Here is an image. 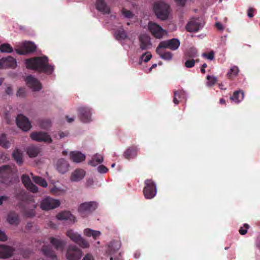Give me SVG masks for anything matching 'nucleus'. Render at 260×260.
<instances>
[{"mask_svg": "<svg viewBox=\"0 0 260 260\" xmlns=\"http://www.w3.org/2000/svg\"><path fill=\"white\" fill-rule=\"evenodd\" d=\"M27 69L43 73L48 75L51 74L54 71L53 66L48 62V58L46 56H37L27 59L25 60Z\"/></svg>", "mask_w": 260, "mask_h": 260, "instance_id": "1", "label": "nucleus"}, {"mask_svg": "<svg viewBox=\"0 0 260 260\" xmlns=\"http://www.w3.org/2000/svg\"><path fill=\"white\" fill-rule=\"evenodd\" d=\"M13 171L10 165L0 167V182L6 185H10L13 182Z\"/></svg>", "mask_w": 260, "mask_h": 260, "instance_id": "2", "label": "nucleus"}, {"mask_svg": "<svg viewBox=\"0 0 260 260\" xmlns=\"http://www.w3.org/2000/svg\"><path fill=\"white\" fill-rule=\"evenodd\" d=\"M98 207V203L95 201L86 202L81 204L78 209L80 215L85 217L94 212Z\"/></svg>", "mask_w": 260, "mask_h": 260, "instance_id": "3", "label": "nucleus"}, {"mask_svg": "<svg viewBox=\"0 0 260 260\" xmlns=\"http://www.w3.org/2000/svg\"><path fill=\"white\" fill-rule=\"evenodd\" d=\"M169 9V6L162 2H156L153 6V10L157 17L163 20L168 17Z\"/></svg>", "mask_w": 260, "mask_h": 260, "instance_id": "4", "label": "nucleus"}, {"mask_svg": "<svg viewBox=\"0 0 260 260\" xmlns=\"http://www.w3.org/2000/svg\"><path fill=\"white\" fill-rule=\"evenodd\" d=\"M67 235L73 241L79 245L83 248H87L89 246L88 242L84 239H83L80 234L74 232L72 230H70L67 231Z\"/></svg>", "mask_w": 260, "mask_h": 260, "instance_id": "5", "label": "nucleus"}, {"mask_svg": "<svg viewBox=\"0 0 260 260\" xmlns=\"http://www.w3.org/2000/svg\"><path fill=\"white\" fill-rule=\"evenodd\" d=\"M82 255V250L77 246L70 245L68 247L66 254L68 260H79Z\"/></svg>", "mask_w": 260, "mask_h": 260, "instance_id": "6", "label": "nucleus"}, {"mask_svg": "<svg viewBox=\"0 0 260 260\" xmlns=\"http://www.w3.org/2000/svg\"><path fill=\"white\" fill-rule=\"evenodd\" d=\"M145 184L143 193L145 198L152 199L156 193V188L154 182L151 179H147L145 181Z\"/></svg>", "mask_w": 260, "mask_h": 260, "instance_id": "7", "label": "nucleus"}, {"mask_svg": "<svg viewBox=\"0 0 260 260\" xmlns=\"http://www.w3.org/2000/svg\"><path fill=\"white\" fill-rule=\"evenodd\" d=\"M60 204L59 200L47 197L42 200L40 207L43 210L48 211L59 207Z\"/></svg>", "mask_w": 260, "mask_h": 260, "instance_id": "8", "label": "nucleus"}, {"mask_svg": "<svg viewBox=\"0 0 260 260\" xmlns=\"http://www.w3.org/2000/svg\"><path fill=\"white\" fill-rule=\"evenodd\" d=\"M148 29L152 35L157 39H161L166 32L160 26L152 22L148 23Z\"/></svg>", "mask_w": 260, "mask_h": 260, "instance_id": "9", "label": "nucleus"}, {"mask_svg": "<svg viewBox=\"0 0 260 260\" xmlns=\"http://www.w3.org/2000/svg\"><path fill=\"white\" fill-rule=\"evenodd\" d=\"M179 40L177 39L174 38L160 42L157 47L162 49L168 48L172 50H176L179 48Z\"/></svg>", "mask_w": 260, "mask_h": 260, "instance_id": "10", "label": "nucleus"}, {"mask_svg": "<svg viewBox=\"0 0 260 260\" xmlns=\"http://www.w3.org/2000/svg\"><path fill=\"white\" fill-rule=\"evenodd\" d=\"M16 121L17 126L23 131H28L31 127V123L27 117L22 114H19Z\"/></svg>", "mask_w": 260, "mask_h": 260, "instance_id": "11", "label": "nucleus"}, {"mask_svg": "<svg viewBox=\"0 0 260 260\" xmlns=\"http://www.w3.org/2000/svg\"><path fill=\"white\" fill-rule=\"evenodd\" d=\"M30 138L35 141L38 142H44L51 143L52 139L48 133L42 132H33L30 134Z\"/></svg>", "mask_w": 260, "mask_h": 260, "instance_id": "12", "label": "nucleus"}, {"mask_svg": "<svg viewBox=\"0 0 260 260\" xmlns=\"http://www.w3.org/2000/svg\"><path fill=\"white\" fill-rule=\"evenodd\" d=\"M79 116L81 120L85 123L92 121L91 111L90 108L86 107H82L78 109Z\"/></svg>", "mask_w": 260, "mask_h": 260, "instance_id": "13", "label": "nucleus"}, {"mask_svg": "<svg viewBox=\"0 0 260 260\" xmlns=\"http://www.w3.org/2000/svg\"><path fill=\"white\" fill-rule=\"evenodd\" d=\"M16 66V59L11 56L0 59V69L7 68L14 69Z\"/></svg>", "mask_w": 260, "mask_h": 260, "instance_id": "14", "label": "nucleus"}, {"mask_svg": "<svg viewBox=\"0 0 260 260\" xmlns=\"http://www.w3.org/2000/svg\"><path fill=\"white\" fill-rule=\"evenodd\" d=\"M36 45L30 42H26L24 43L22 48L16 49V52L20 55H25L27 53H31L36 50Z\"/></svg>", "mask_w": 260, "mask_h": 260, "instance_id": "15", "label": "nucleus"}, {"mask_svg": "<svg viewBox=\"0 0 260 260\" xmlns=\"http://www.w3.org/2000/svg\"><path fill=\"white\" fill-rule=\"evenodd\" d=\"M201 27V21L199 18H192L186 24V29L189 32H197Z\"/></svg>", "mask_w": 260, "mask_h": 260, "instance_id": "16", "label": "nucleus"}, {"mask_svg": "<svg viewBox=\"0 0 260 260\" xmlns=\"http://www.w3.org/2000/svg\"><path fill=\"white\" fill-rule=\"evenodd\" d=\"M26 82L28 87L34 91H39L42 89L40 81L31 76H28L26 78Z\"/></svg>", "mask_w": 260, "mask_h": 260, "instance_id": "17", "label": "nucleus"}, {"mask_svg": "<svg viewBox=\"0 0 260 260\" xmlns=\"http://www.w3.org/2000/svg\"><path fill=\"white\" fill-rule=\"evenodd\" d=\"M14 249L7 245H0V258L7 259L13 255Z\"/></svg>", "mask_w": 260, "mask_h": 260, "instance_id": "18", "label": "nucleus"}, {"mask_svg": "<svg viewBox=\"0 0 260 260\" xmlns=\"http://www.w3.org/2000/svg\"><path fill=\"white\" fill-rule=\"evenodd\" d=\"M69 164L63 158L59 159L56 164V170L61 174H64L69 170Z\"/></svg>", "mask_w": 260, "mask_h": 260, "instance_id": "19", "label": "nucleus"}, {"mask_svg": "<svg viewBox=\"0 0 260 260\" xmlns=\"http://www.w3.org/2000/svg\"><path fill=\"white\" fill-rule=\"evenodd\" d=\"M139 41L140 48L142 50H147L152 45L149 36L146 34L141 35L139 37Z\"/></svg>", "mask_w": 260, "mask_h": 260, "instance_id": "20", "label": "nucleus"}, {"mask_svg": "<svg viewBox=\"0 0 260 260\" xmlns=\"http://www.w3.org/2000/svg\"><path fill=\"white\" fill-rule=\"evenodd\" d=\"M85 175V172L81 169L75 170L72 174L71 180L73 182H78L82 180Z\"/></svg>", "mask_w": 260, "mask_h": 260, "instance_id": "21", "label": "nucleus"}, {"mask_svg": "<svg viewBox=\"0 0 260 260\" xmlns=\"http://www.w3.org/2000/svg\"><path fill=\"white\" fill-rule=\"evenodd\" d=\"M56 218L58 220H69L73 222H75L76 221V217L73 214H72L70 212L66 211L60 212L57 214L56 215Z\"/></svg>", "mask_w": 260, "mask_h": 260, "instance_id": "22", "label": "nucleus"}, {"mask_svg": "<svg viewBox=\"0 0 260 260\" xmlns=\"http://www.w3.org/2000/svg\"><path fill=\"white\" fill-rule=\"evenodd\" d=\"M95 6L96 9L103 13L109 14L110 13V9L104 0H96Z\"/></svg>", "mask_w": 260, "mask_h": 260, "instance_id": "23", "label": "nucleus"}, {"mask_svg": "<svg viewBox=\"0 0 260 260\" xmlns=\"http://www.w3.org/2000/svg\"><path fill=\"white\" fill-rule=\"evenodd\" d=\"M70 156L71 160L76 163L84 161L85 159V155L80 151H72Z\"/></svg>", "mask_w": 260, "mask_h": 260, "instance_id": "24", "label": "nucleus"}, {"mask_svg": "<svg viewBox=\"0 0 260 260\" xmlns=\"http://www.w3.org/2000/svg\"><path fill=\"white\" fill-rule=\"evenodd\" d=\"M51 244L55 247L56 250H62L66 244V241L64 240L58 239L54 237L49 238Z\"/></svg>", "mask_w": 260, "mask_h": 260, "instance_id": "25", "label": "nucleus"}, {"mask_svg": "<svg viewBox=\"0 0 260 260\" xmlns=\"http://www.w3.org/2000/svg\"><path fill=\"white\" fill-rule=\"evenodd\" d=\"M138 149L136 146L128 147L124 152L123 156L125 158L129 159L135 157L137 155Z\"/></svg>", "mask_w": 260, "mask_h": 260, "instance_id": "26", "label": "nucleus"}, {"mask_svg": "<svg viewBox=\"0 0 260 260\" xmlns=\"http://www.w3.org/2000/svg\"><path fill=\"white\" fill-rule=\"evenodd\" d=\"M156 52L164 60H170L172 58L173 54L170 51H165L162 48L157 47Z\"/></svg>", "mask_w": 260, "mask_h": 260, "instance_id": "27", "label": "nucleus"}, {"mask_svg": "<svg viewBox=\"0 0 260 260\" xmlns=\"http://www.w3.org/2000/svg\"><path fill=\"white\" fill-rule=\"evenodd\" d=\"M244 96V93L243 91L240 90L235 91L233 96L230 97V99L235 103L238 104L243 100Z\"/></svg>", "mask_w": 260, "mask_h": 260, "instance_id": "28", "label": "nucleus"}, {"mask_svg": "<svg viewBox=\"0 0 260 260\" xmlns=\"http://www.w3.org/2000/svg\"><path fill=\"white\" fill-rule=\"evenodd\" d=\"M7 220L10 224L17 225L19 223L18 215L14 212H11L8 215Z\"/></svg>", "mask_w": 260, "mask_h": 260, "instance_id": "29", "label": "nucleus"}, {"mask_svg": "<svg viewBox=\"0 0 260 260\" xmlns=\"http://www.w3.org/2000/svg\"><path fill=\"white\" fill-rule=\"evenodd\" d=\"M42 250L44 255L46 256L50 257L52 259H55L56 258L55 252L52 249L50 246H43Z\"/></svg>", "mask_w": 260, "mask_h": 260, "instance_id": "30", "label": "nucleus"}, {"mask_svg": "<svg viewBox=\"0 0 260 260\" xmlns=\"http://www.w3.org/2000/svg\"><path fill=\"white\" fill-rule=\"evenodd\" d=\"M84 234L88 237H92L94 240H96L101 236V233L99 231L87 228L84 230Z\"/></svg>", "mask_w": 260, "mask_h": 260, "instance_id": "31", "label": "nucleus"}, {"mask_svg": "<svg viewBox=\"0 0 260 260\" xmlns=\"http://www.w3.org/2000/svg\"><path fill=\"white\" fill-rule=\"evenodd\" d=\"M115 39L117 40H123L128 38L126 32L123 28H120L114 33Z\"/></svg>", "mask_w": 260, "mask_h": 260, "instance_id": "32", "label": "nucleus"}, {"mask_svg": "<svg viewBox=\"0 0 260 260\" xmlns=\"http://www.w3.org/2000/svg\"><path fill=\"white\" fill-rule=\"evenodd\" d=\"M30 174L33 181L36 184L43 187H46L48 186V183L45 179L40 176H34L32 173Z\"/></svg>", "mask_w": 260, "mask_h": 260, "instance_id": "33", "label": "nucleus"}, {"mask_svg": "<svg viewBox=\"0 0 260 260\" xmlns=\"http://www.w3.org/2000/svg\"><path fill=\"white\" fill-rule=\"evenodd\" d=\"M103 161V157L102 155L96 154L93 156L91 160L88 164L93 167L96 166L98 164L102 163Z\"/></svg>", "mask_w": 260, "mask_h": 260, "instance_id": "34", "label": "nucleus"}, {"mask_svg": "<svg viewBox=\"0 0 260 260\" xmlns=\"http://www.w3.org/2000/svg\"><path fill=\"white\" fill-rule=\"evenodd\" d=\"M40 152L39 147L35 146H30L27 149V153L30 157L37 156Z\"/></svg>", "mask_w": 260, "mask_h": 260, "instance_id": "35", "label": "nucleus"}, {"mask_svg": "<svg viewBox=\"0 0 260 260\" xmlns=\"http://www.w3.org/2000/svg\"><path fill=\"white\" fill-rule=\"evenodd\" d=\"M12 156L16 163L20 166L23 163L22 155L18 149L15 150L12 153Z\"/></svg>", "mask_w": 260, "mask_h": 260, "instance_id": "36", "label": "nucleus"}, {"mask_svg": "<svg viewBox=\"0 0 260 260\" xmlns=\"http://www.w3.org/2000/svg\"><path fill=\"white\" fill-rule=\"evenodd\" d=\"M239 69L237 66L233 67L227 73L228 78L232 79L237 76L239 73Z\"/></svg>", "mask_w": 260, "mask_h": 260, "instance_id": "37", "label": "nucleus"}, {"mask_svg": "<svg viewBox=\"0 0 260 260\" xmlns=\"http://www.w3.org/2000/svg\"><path fill=\"white\" fill-rule=\"evenodd\" d=\"M10 142L7 140L6 135L4 134L0 136V146L4 148H8L10 147Z\"/></svg>", "mask_w": 260, "mask_h": 260, "instance_id": "38", "label": "nucleus"}, {"mask_svg": "<svg viewBox=\"0 0 260 260\" xmlns=\"http://www.w3.org/2000/svg\"><path fill=\"white\" fill-rule=\"evenodd\" d=\"M184 95V92L182 90H177L174 92L173 102L176 105L179 103V99H181L182 96Z\"/></svg>", "mask_w": 260, "mask_h": 260, "instance_id": "39", "label": "nucleus"}, {"mask_svg": "<svg viewBox=\"0 0 260 260\" xmlns=\"http://www.w3.org/2000/svg\"><path fill=\"white\" fill-rule=\"evenodd\" d=\"M206 79L207 80L206 85L209 87L213 86L217 81V78L213 76L208 75Z\"/></svg>", "mask_w": 260, "mask_h": 260, "instance_id": "40", "label": "nucleus"}, {"mask_svg": "<svg viewBox=\"0 0 260 260\" xmlns=\"http://www.w3.org/2000/svg\"><path fill=\"white\" fill-rule=\"evenodd\" d=\"M0 51L2 52L11 53L13 49L10 44L4 43L0 45Z\"/></svg>", "mask_w": 260, "mask_h": 260, "instance_id": "41", "label": "nucleus"}, {"mask_svg": "<svg viewBox=\"0 0 260 260\" xmlns=\"http://www.w3.org/2000/svg\"><path fill=\"white\" fill-rule=\"evenodd\" d=\"M50 191L52 194L58 196L64 193L65 190L54 185L52 187L50 188Z\"/></svg>", "mask_w": 260, "mask_h": 260, "instance_id": "42", "label": "nucleus"}, {"mask_svg": "<svg viewBox=\"0 0 260 260\" xmlns=\"http://www.w3.org/2000/svg\"><path fill=\"white\" fill-rule=\"evenodd\" d=\"M185 56L189 58H194L198 56L197 50L195 48H189L186 52Z\"/></svg>", "mask_w": 260, "mask_h": 260, "instance_id": "43", "label": "nucleus"}, {"mask_svg": "<svg viewBox=\"0 0 260 260\" xmlns=\"http://www.w3.org/2000/svg\"><path fill=\"white\" fill-rule=\"evenodd\" d=\"M40 126L42 128L47 129L51 126V121L49 119L42 120L40 121Z\"/></svg>", "mask_w": 260, "mask_h": 260, "instance_id": "44", "label": "nucleus"}, {"mask_svg": "<svg viewBox=\"0 0 260 260\" xmlns=\"http://www.w3.org/2000/svg\"><path fill=\"white\" fill-rule=\"evenodd\" d=\"M110 250L113 249V251H115L118 250L120 247V244L118 241H114L111 242L109 245Z\"/></svg>", "mask_w": 260, "mask_h": 260, "instance_id": "45", "label": "nucleus"}, {"mask_svg": "<svg viewBox=\"0 0 260 260\" xmlns=\"http://www.w3.org/2000/svg\"><path fill=\"white\" fill-rule=\"evenodd\" d=\"M21 180L22 183L24 184L25 187L31 183L30 179L27 175H23L21 177Z\"/></svg>", "mask_w": 260, "mask_h": 260, "instance_id": "46", "label": "nucleus"}, {"mask_svg": "<svg viewBox=\"0 0 260 260\" xmlns=\"http://www.w3.org/2000/svg\"><path fill=\"white\" fill-rule=\"evenodd\" d=\"M195 64V60L193 58L189 59L186 60L184 66L187 68H191L194 67Z\"/></svg>", "mask_w": 260, "mask_h": 260, "instance_id": "47", "label": "nucleus"}, {"mask_svg": "<svg viewBox=\"0 0 260 260\" xmlns=\"http://www.w3.org/2000/svg\"><path fill=\"white\" fill-rule=\"evenodd\" d=\"M121 12L122 15L126 18H131L133 17V14L132 12L131 11L127 10L124 8L122 9Z\"/></svg>", "mask_w": 260, "mask_h": 260, "instance_id": "48", "label": "nucleus"}, {"mask_svg": "<svg viewBox=\"0 0 260 260\" xmlns=\"http://www.w3.org/2000/svg\"><path fill=\"white\" fill-rule=\"evenodd\" d=\"M249 228V225L247 223H245L243 225V226H242L240 228L239 232L241 235H244L247 233V230Z\"/></svg>", "mask_w": 260, "mask_h": 260, "instance_id": "49", "label": "nucleus"}, {"mask_svg": "<svg viewBox=\"0 0 260 260\" xmlns=\"http://www.w3.org/2000/svg\"><path fill=\"white\" fill-rule=\"evenodd\" d=\"M26 187L29 191L34 193L37 192L38 191V187L32 182L28 185Z\"/></svg>", "mask_w": 260, "mask_h": 260, "instance_id": "50", "label": "nucleus"}, {"mask_svg": "<svg viewBox=\"0 0 260 260\" xmlns=\"http://www.w3.org/2000/svg\"><path fill=\"white\" fill-rule=\"evenodd\" d=\"M151 54L149 52H147L142 55L141 58L144 62H147L151 59Z\"/></svg>", "mask_w": 260, "mask_h": 260, "instance_id": "51", "label": "nucleus"}, {"mask_svg": "<svg viewBox=\"0 0 260 260\" xmlns=\"http://www.w3.org/2000/svg\"><path fill=\"white\" fill-rule=\"evenodd\" d=\"M203 56L209 60H213L214 58V53L211 51L208 53H204Z\"/></svg>", "mask_w": 260, "mask_h": 260, "instance_id": "52", "label": "nucleus"}, {"mask_svg": "<svg viewBox=\"0 0 260 260\" xmlns=\"http://www.w3.org/2000/svg\"><path fill=\"white\" fill-rule=\"evenodd\" d=\"M98 170L100 173L104 174L106 173L108 171V169L105 166L102 165L98 167Z\"/></svg>", "mask_w": 260, "mask_h": 260, "instance_id": "53", "label": "nucleus"}, {"mask_svg": "<svg viewBox=\"0 0 260 260\" xmlns=\"http://www.w3.org/2000/svg\"><path fill=\"white\" fill-rule=\"evenodd\" d=\"M25 215L28 217H32L35 215V209H31L29 211H25Z\"/></svg>", "mask_w": 260, "mask_h": 260, "instance_id": "54", "label": "nucleus"}, {"mask_svg": "<svg viewBox=\"0 0 260 260\" xmlns=\"http://www.w3.org/2000/svg\"><path fill=\"white\" fill-rule=\"evenodd\" d=\"M255 11V9H254L253 8H249L248 9V10H247V16L249 17V18H252L254 16V14H253V13Z\"/></svg>", "mask_w": 260, "mask_h": 260, "instance_id": "55", "label": "nucleus"}, {"mask_svg": "<svg viewBox=\"0 0 260 260\" xmlns=\"http://www.w3.org/2000/svg\"><path fill=\"white\" fill-rule=\"evenodd\" d=\"M25 94V89L23 88H20L17 92V96H24Z\"/></svg>", "mask_w": 260, "mask_h": 260, "instance_id": "56", "label": "nucleus"}, {"mask_svg": "<svg viewBox=\"0 0 260 260\" xmlns=\"http://www.w3.org/2000/svg\"><path fill=\"white\" fill-rule=\"evenodd\" d=\"M7 240V237L5 233L0 230V241H5Z\"/></svg>", "mask_w": 260, "mask_h": 260, "instance_id": "57", "label": "nucleus"}, {"mask_svg": "<svg viewBox=\"0 0 260 260\" xmlns=\"http://www.w3.org/2000/svg\"><path fill=\"white\" fill-rule=\"evenodd\" d=\"M82 260H94V258L91 254L87 253L84 256Z\"/></svg>", "mask_w": 260, "mask_h": 260, "instance_id": "58", "label": "nucleus"}, {"mask_svg": "<svg viewBox=\"0 0 260 260\" xmlns=\"http://www.w3.org/2000/svg\"><path fill=\"white\" fill-rule=\"evenodd\" d=\"M9 197L6 196H2L0 197V205L3 204L4 201H7L9 199Z\"/></svg>", "mask_w": 260, "mask_h": 260, "instance_id": "59", "label": "nucleus"}, {"mask_svg": "<svg viewBox=\"0 0 260 260\" xmlns=\"http://www.w3.org/2000/svg\"><path fill=\"white\" fill-rule=\"evenodd\" d=\"M215 26L218 30H222L223 29V26L220 22H216L215 23Z\"/></svg>", "mask_w": 260, "mask_h": 260, "instance_id": "60", "label": "nucleus"}, {"mask_svg": "<svg viewBox=\"0 0 260 260\" xmlns=\"http://www.w3.org/2000/svg\"><path fill=\"white\" fill-rule=\"evenodd\" d=\"M178 5L183 6L185 4L186 0H175Z\"/></svg>", "mask_w": 260, "mask_h": 260, "instance_id": "61", "label": "nucleus"}, {"mask_svg": "<svg viewBox=\"0 0 260 260\" xmlns=\"http://www.w3.org/2000/svg\"><path fill=\"white\" fill-rule=\"evenodd\" d=\"M6 93L8 95H10L12 93V88L11 87L9 86L7 87L6 89Z\"/></svg>", "mask_w": 260, "mask_h": 260, "instance_id": "62", "label": "nucleus"}, {"mask_svg": "<svg viewBox=\"0 0 260 260\" xmlns=\"http://www.w3.org/2000/svg\"><path fill=\"white\" fill-rule=\"evenodd\" d=\"M58 135L59 137V139H61V138H64V137L67 136V134L64 133V132H59L58 133Z\"/></svg>", "mask_w": 260, "mask_h": 260, "instance_id": "63", "label": "nucleus"}, {"mask_svg": "<svg viewBox=\"0 0 260 260\" xmlns=\"http://www.w3.org/2000/svg\"><path fill=\"white\" fill-rule=\"evenodd\" d=\"M66 118L68 122L71 123L74 120V118H69L68 116H66Z\"/></svg>", "mask_w": 260, "mask_h": 260, "instance_id": "64", "label": "nucleus"}]
</instances>
